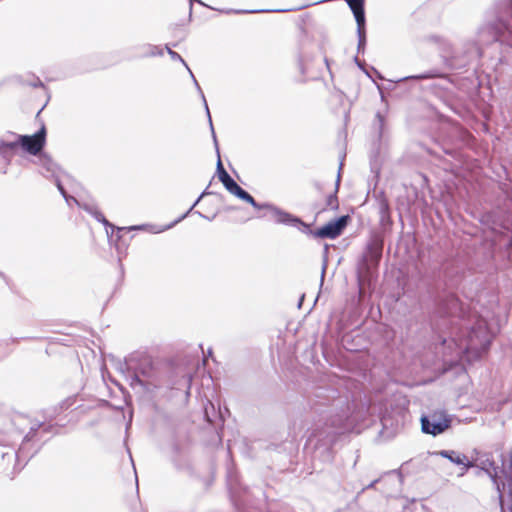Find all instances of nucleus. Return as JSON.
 Segmentation results:
<instances>
[{
  "instance_id": "423d86ee",
  "label": "nucleus",
  "mask_w": 512,
  "mask_h": 512,
  "mask_svg": "<svg viewBox=\"0 0 512 512\" xmlns=\"http://www.w3.org/2000/svg\"><path fill=\"white\" fill-rule=\"evenodd\" d=\"M433 39L440 45V56L444 65L451 70L463 69L483 55L482 48L473 41H466L461 46L454 47L439 36H434Z\"/></svg>"
},
{
  "instance_id": "4d7b16f0",
  "label": "nucleus",
  "mask_w": 512,
  "mask_h": 512,
  "mask_svg": "<svg viewBox=\"0 0 512 512\" xmlns=\"http://www.w3.org/2000/svg\"><path fill=\"white\" fill-rule=\"evenodd\" d=\"M446 341H447V340H446V338H443V340H442V344H445V343H446Z\"/></svg>"
},
{
  "instance_id": "2f4dec72",
  "label": "nucleus",
  "mask_w": 512,
  "mask_h": 512,
  "mask_svg": "<svg viewBox=\"0 0 512 512\" xmlns=\"http://www.w3.org/2000/svg\"><path fill=\"white\" fill-rule=\"evenodd\" d=\"M165 49L167 50V53L170 55L171 59L174 60V61H179L182 63V65L187 69L189 70V66L187 65V63L185 62V60L181 57L180 54H178L177 52L173 51L171 49V47L166 44L165 45Z\"/></svg>"
},
{
  "instance_id": "4c0bfd02",
  "label": "nucleus",
  "mask_w": 512,
  "mask_h": 512,
  "mask_svg": "<svg viewBox=\"0 0 512 512\" xmlns=\"http://www.w3.org/2000/svg\"><path fill=\"white\" fill-rule=\"evenodd\" d=\"M354 62H355V64H356V65H357V66H358V67H359V68H360V69H361V70H362V71H363L367 76H369V77H370V75H369V73H368L367 69L365 68V62L360 61L358 57H355V58H354Z\"/></svg>"
},
{
  "instance_id": "6ab92c4d",
  "label": "nucleus",
  "mask_w": 512,
  "mask_h": 512,
  "mask_svg": "<svg viewBox=\"0 0 512 512\" xmlns=\"http://www.w3.org/2000/svg\"><path fill=\"white\" fill-rule=\"evenodd\" d=\"M162 430H164L165 434L175 439L176 442H180L186 438V427L184 423L177 422L173 423L171 421H162Z\"/></svg>"
},
{
  "instance_id": "a878e982",
  "label": "nucleus",
  "mask_w": 512,
  "mask_h": 512,
  "mask_svg": "<svg viewBox=\"0 0 512 512\" xmlns=\"http://www.w3.org/2000/svg\"><path fill=\"white\" fill-rule=\"evenodd\" d=\"M213 142H215V141L213 140ZM214 146L216 148V152H217V155H218L216 173H217L219 181L222 184H224L227 180H229L231 178V176L229 175V173L226 171V169L224 168V166L222 164V161H221V158H220V153H219L218 142L217 141H216V143H214Z\"/></svg>"
},
{
  "instance_id": "a211bd4d",
  "label": "nucleus",
  "mask_w": 512,
  "mask_h": 512,
  "mask_svg": "<svg viewBox=\"0 0 512 512\" xmlns=\"http://www.w3.org/2000/svg\"><path fill=\"white\" fill-rule=\"evenodd\" d=\"M381 482H387L392 485H398L400 486L402 484V474L399 470H392L390 472L384 473L383 476L374 479L371 481L368 485L364 486L361 491H359L356 495V498H359V496L368 489H373L375 486Z\"/></svg>"
},
{
  "instance_id": "dca6fc26",
  "label": "nucleus",
  "mask_w": 512,
  "mask_h": 512,
  "mask_svg": "<svg viewBox=\"0 0 512 512\" xmlns=\"http://www.w3.org/2000/svg\"><path fill=\"white\" fill-rule=\"evenodd\" d=\"M376 199L378 202L379 224L384 232L389 231L393 225L389 202L384 192H380Z\"/></svg>"
},
{
  "instance_id": "5fc2aeb1",
  "label": "nucleus",
  "mask_w": 512,
  "mask_h": 512,
  "mask_svg": "<svg viewBox=\"0 0 512 512\" xmlns=\"http://www.w3.org/2000/svg\"><path fill=\"white\" fill-rule=\"evenodd\" d=\"M445 153H446V154H450V155H452V152H451V151H448V150H445Z\"/></svg>"
},
{
  "instance_id": "2eb2a0df",
  "label": "nucleus",
  "mask_w": 512,
  "mask_h": 512,
  "mask_svg": "<svg viewBox=\"0 0 512 512\" xmlns=\"http://www.w3.org/2000/svg\"><path fill=\"white\" fill-rule=\"evenodd\" d=\"M41 426H43V422L41 420H30L29 431L23 437L21 445L19 446L18 450L12 448L9 451L2 452V459L9 457V459H15L19 461L22 457L26 456V453H28L29 451L28 446L30 445V443H34L40 440L38 436Z\"/></svg>"
},
{
  "instance_id": "1a4fd4ad",
  "label": "nucleus",
  "mask_w": 512,
  "mask_h": 512,
  "mask_svg": "<svg viewBox=\"0 0 512 512\" xmlns=\"http://www.w3.org/2000/svg\"><path fill=\"white\" fill-rule=\"evenodd\" d=\"M384 247V238L380 234H373L366 244L365 253L357 268L358 281L361 284L363 280H370L377 270L382 258Z\"/></svg>"
},
{
  "instance_id": "c03bdc74",
  "label": "nucleus",
  "mask_w": 512,
  "mask_h": 512,
  "mask_svg": "<svg viewBox=\"0 0 512 512\" xmlns=\"http://www.w3.org/2000/svg\"><path fill=\"white\" fill-rule=\"evenodd\" d=\"M198 3L202 6H206L201 0H189V3H190V15L192 14V7H193V3Z\"/></svg>"
},
{
  "instance_id": "79ce46f5",
  "label": "nucleus",
  "mask_w": 512,
  "mask_h": 512,
  "mask_svg": "<svg viewBox=\"0 0 512 512\" xmlns=\"http://www.w3.org/2000/svg\"><path fill=\"white\" fill-rule=\"evenodd\" d=\"M326 269H327V261L325 259L324 262H323V265H322V270H321V279H320V285L321 286L323 285V282H324V278H325V274H326Z\"/></svg>"
},
{
  "instance_id": "a19ab883",
  "label": "nucleus",
  "mask_w": 512,
  "mask_h": 512,
  "mask_svg": "<svg viewBox=\"0 0 512 512\" xmlns=\"http://www.w3.org/2000/svg\"><path fill=\"white\" fill-rule=\"evenodd\" d=\"M99 406L100 407H109V408L121 409V410L123 409L121 406H119V407L113 406L108 400H100Z\"/></svg>"
},
{
  "instance_id": "603ef678",
  "label": "nucleus",
  "mask_w": 512,
  "mask_h": 512,
  "mask_svg": "<svg viewBox=\"0 0 512 512\" xmlns=\"http://www.w3.org/2000/svg\"><path fill=\"white\" fill-rule=\"evenodd\" d=\"M231 477H232V474H231V472H229L228 473L229 485H231Z\"/></svg>"
},
{
  "instance_id": "aec40b11",
  "label": "nucleus",
  "mask_w": 512,
  "mask_h": 512,
  "mask_svg": "<svg viewBox=\"0 0 512 512\" xmlns=\"http://www.w3.org/2000/svg\"><path fill=\"white\" fill-rule=\"evenodd\" d=\"M500 473L505 479L506 483V494L509 493V488L512 489V447L508 451L507 457L502 455V464H501Z\"/></svg>"
},
{
  "instance_id": "f8f14e48",
  "label": "nucleus",
  "mask_w": 512,
  "mask_h": 512,
  "mask_svg": "<svg viewBox=\"0 0 512 512\" xmlns=\"http://www.w3.org/2000/svg\"><path fill=\"white\" fill-rule=\"evenodd\" d=\"M350 220V217L348 215H342L340 217H337L322 227L316 229L315 231L311 230L309 228V225L306 224L304 221H302V224L297 225H290L291 227L296 228H303L302 231L306 234L313 235L315 238L320 239H335L339 235L342 234L346 226L348 225V222Z\"/></svg>"
},
{
  "instance_id": "49530a36",
  "label": "nucleus",
  "mask_w": 512,
  "mask_h": 512,
  "mask_svg": "<svg viewBox=\"0 0 512 512\" xmlns=\"http://www.w3.org/2000/svg\"><path fill=\"white\" fill-rule=\"evenodd\" d=\"M205 417H206V420H207L208 422L212 423V420H211V419H210V417H209V413H208V408H207V407H205Z\"/></svg>"
},
{
  "instance_id": "393cba45",
  "label": "nucleus",
  "mask_w": 512,
  "mask_h": 512,
  "mask_svg": "<svg viewBox=\"0 0 512 512\" xmlns=\"http://www.w3.org/2000/svg\"><path fill=\"white\" fill-rule=\"evenodd\" d=\"M341 169H342V163L340 164V167H339V170H338V175H337V179H336V185H335V191L330 194L327 199H326V206L329 207L330 209L332 210H336L338 209V198H337V192H338V188H339V184H340V180H341Z\"/></svg>"
},
{
  "instance_id": "4468645a",
  "label": "nucleus",
  "mask_w": 512,
  "mask_h": 512,
  "mask_svg": "<svg viewBox=\"0 0 512 512\" xmlns=\"http://www.w3.org/2000/svg\"><path fill=\"white\" fill-rule=\"evenodd\" d=\"M474 466L479 467L492 479L493 483L497 487L499 495L500 494L507 495L506 494V483L504 481H501V478H502V475L500 473L501 467L495 463L491 454L484 453V454L479 455L473 462V467Z\"/></svg>"
},
{
  "instance_id": "7ed1b4c3",
  "label": "nucleus",
  "mask_w": 512,
  "mask_h": 512,
  "mask_svg": "<svg viewBox=\"0 0 512 512\" xmlns=\"http://www.w3.org/2000/svg\"><path fill=\"white\" fill-rule=\"evenodd\" d=\"M118 370L129 380L134 390L143 392L152 400L160 385L159 361L146 352H134L119 362Z\"/></svg>"
},
{
  "instance_id": "9d476101",
  "label": "nucleus",
  "mask_w": 512,
  "mask_h": 512,
  "mask_svg": "<svg viewBox=\"0 0 512 512\" xmlns=\"http://www.w3.org/2000/svg\"><path fill=\"white\" fill-rule=\"evenodd\" d=\"M98 222L102 223L106 228V234L110 243H114L115 248L118 254L122 253V251L129 245V242L132 239V236L127 237V235L132 231L139 230H148L153 234L160 233V227L157 225L151 224H142V225H133L129 227H118L111 222H109L106 217L103 215V218H99Z\"/></svg>"
},
{
  "instance_id": "58836bf2",
  "label": "nucleus",
  "mask_w": 512,
  "mask_h": 512,
  "mask_svg": "<svg viewBox=\"0 0 512 512\" xmlns=\"http://www.w3.org/2000/svg\"><path fill=\"white\" fill-rule=\"evenodd\" d=\"M43 426H41V429L43 433H50L53 430L54 425L53 424H46L44 420H42Z\"/></svg>"
},
{
  "instance_id": "4be33fe9",
  "label": "nucleus",
  "mask_w": 512,
  "mask_h": 512,
  "mask_svg": "<svg viewBox=\"0 0 512 512\" xmlns=\"http://www.w3.org/2000/svg\"><path fill=\"white\" fill-rule=\"evenodd\" d=\"M351 9L356 24H366L365 0H345Z\"/></svg>"
},
{
  "instance_id": "13d9d810",
  "label": "nucleus",
  "mask_w": 512,
  "mask_h": 512,
  "mask_svg": "<svg viewBox=\"0 0 512 512\" xmlns=\"http://www.w3.org/2000/svg\"><path fill=\"white\" fill-rule=\"evenodd\" d=\"M290 10H291V9H288L287 11H290ZM277 11H278V12H281L282 10H281V9H278Z\"/></svg>"
},
{
  "instance_id": "8fccbe9b",
  "label": "nucleus",
  "mask_w": 512,
  "mask_h": 512,
  "mask_svg": "<svg viewBox=\"0 0 512 512\" xmlns=\"http://www.w3.org/2000/svg\"><path fill=\"white\" fill-rule=\"evenodd\" d=\"M137 506H140L139 500H134V510L136 511Z\"/></svg>"
},
{
  "instance_id": "473e14b6",
  "label": "nucleus",
  "mask_w": 512,
  "mask_h": 512,
  "mask_svg": "<svg viewBox=\"0 0 512 512\" xmlns=\"http://www.w3.org/2000/svg\"><path fill=\"white\" fill-rule=\"evenodd\" d=\"M13 441V435L0 431V446L10 447Z\"/></svg>"
},
{
  "instance_id": "c85d7f7f",
  "label": "nucleus",
  "mask_w": 512,
  "mask_h": 512,
  "mask_svg": "<svg viewBox=\"0 0 512 512\" xmlns=\"http://www.w3.org/2000/svg\"><path fill=\"white\" fill-rule=\"evenodd\" d=\"M357 36H358V44L357 51L358 53H364L366 47V24H357Z\"/></svg>"
},
{
  "instance_id": "412c9836",
  "label": "nucleus",
  "mask_w": 512,
  "mask_h": 512,
  "mask_svg": "<svg viewBox=\"0 0 512 512\" xmlns=\"http://www.w3.org/2000/svg\"><path fill=\"white\" fill-rule=\"evenodd\" d=\"M38 156V164L41 166L42 169L45 170V173L42 172V174L45 177H55L56 172L58 170V166L56 163L53 162L51 157L47 155L46 153H43L42 151L37 155Z\"/></svg>"
},
{
  "instance_id": "c9c22d12",
  "label": "nucleus",
  "mask_w": 512,
  "mask_h": 512,
  "mask_svg": "<svg viewBox=\"0 0 512 512\" xmlns=\"http://www.w3.org/2000/svg\"><path fill=\"white\" fill-rule=\"evenodd\" d=\"M376 129L378 131V137L381 138L383 135V129H384V117L378 112L376 114Z\"/></svg>"
},
{
  "instance_id": "9b49d317",
  "label": "nucleus",
  "mask_w": 512,
  "mask_h": 512,
  "mask_svg": "<svg viewBox=\"0 0 512 512\" xmlns=\"http://www.w3.org/2000/svg\"><path fill=\"white\" fill-rule=\"evenodd\" d=\"M493 337L487 322L481 317H476L471 326L467 327L464 349L475 350L478 354L487 353Z\"/></svg>"
},
{
  "instance_id": "6e6d98bb",
  "label": "nucleus",
  "mask_w": 512,
  "mask_h": 512,
  "mask_svg": "<svg viewBox=\"0 0 512 512\" xmlns=\"http://www.w3.org/2000/svg\"><path fill=\"white\" fill-rule=\"evenodd\" d=\"M121 273L123 274V266L120 264Z\"/></svg>"
},
{
  "instance_id": "ddd939ff",
  "label": "nucleus",
  "mask_w": 512,
  "mask_h": 512,
  "mask_svg": "<svg viewBox=\"0 0 512 512\" xmlns=\"http://www.w3.org/2000/svg\"><path fill=\"white\" fill-rule=\"evenodd\" d=\"M452 420L453 417L445 410H436L423 414L420 418L421 430L424 434L438 436L451 427Z\"/></svg>"
},
{
  "instance_id": "3c124183",
  "label": "nucleus",
  "mask_w": 512,
  "mask_h": 512,
  "mask_svg": "<svg viewBox=\"0 0 512 512\" xmlns=\"http://www.w3.org/2000/svg\"><path fill=\"white\" fill-rule=\"evenodd\" d=\"M324 61H325V64H326L327 68L329 69L330 68V62H329L328 58H325Z\"/></svg>"
},
{
  "instance_id": "b1692460",
  "label": "nucleus",
  "mask_w": 512,
  "mask_h": 512,
  "mask_svg": "<svg viewBox=\"0 0 512 512\" xmlns=\"http://www.w3.org/2000/svg\"><path fill=\"white\" fill-rule=\"evenodd\" d=\"M213 194V192L211 191H208V188H206L200 195L199 197L196 199V201L193 203V205L189 208V210L182 214L180 217H178L176 220L172 221L171 223L169 224H166V225H162V232H164L165 230H168V229H171L174 225H176L177 223H179L180 221H182L184 218L187 217V215L194 209V207L200 202V200L204 197V196H207V195H211Z\"/></svg>"
},
{
  "instance_id": "cd10ccee",
  "label": "nucleus",
  "mask_w": 512,
  "mask_h": 512,
  "mask_svg": "<svg viewBox=\"0 0 512 512\" xmlns=\"http://www.w3.org/2000/svg\"><path fill=\"white\" fill-rule=\"evenodd\" d=\"M441 77V74L436 72L435 70L427 71L421 74L410 75L396 80L395 82H404L408 80H426V79H434Z\"/></svg>"
},
{
  "instance_id": "7c9ffc66",
  "label": "nucleus",
  "mask_w": 512,
  "mask_h": 512,
  "mask_svg": "<svg viewBox=\"0 0 512 512\" xmlns=\"http://www.w3.org/2000/svg\"><path fill=\"white\" fill-rule=\"evenodd\" d=\"M71 199L78 205L79 208L86 211L90 215L97 209V206L91 202L78 201L74 197H71Z\"/></svg>"
},
{
  "instance_id": "a18cd8bd",
  "label": "nucleus",
  "mask_w": 512,
  "mask_h": 512,
  "mask_svg": "<svg viewBox=\"0 0 512 512\" xmlns=\"http://www.w3.org/2000/svg\"><path fill=\"white\" fill-rule=\"evenodd\" d=\"M263 10H250V11H245V10H236L234 11L235 13H257V12H262Z\"/></svg>"
},
{
  "instance_id": "f03ea898",
  "label": "nucleus",
  "mask_w": 512,
  "mask_h": 512,
  "mask_svg": "<svg viewBox=\"0 0 512 512\" xmlns=\"http://www.w3.org/2000/svg\"><path fill=\"white\" fill-rule=\"evenodd\" d=\"M460 283L459 275L450 276L445 272L443 280L430 285L428 294L433 300L431 314L432 327L443 330L454 324L455 320L464 319L466 312L457 295L453 292Z\"/></svg>"
},
{
  "instance_id": "e433bc0d",
  "label": "nucleus",
  "mask_w": 512,
  "mask_h": 512,
  "mask_svg": "<svg viewBox=\"0 0 512 512\" xmlns=\"http://www.w3.org/2000/svg\"><path fill=\"white\" fill-rule=\"evenodd\" d=\"M145 48L148 50L147 52H144L142 55L146 56V55H151V56H155V55H158L160 54V49L158 46H151V45H147L145 46Z\"/></svg>"
},
{
  "instance_id": "6e6552de",
  "label": "nucleus",
  "mask_w": 512,
  "mask_h": 512,
  "mask_svg": "<svg viewBox=\"0 0 512 512\" xmlns=\"http://www.w3.org/2000/svg\"><path fill=\"white\" fill-rule=\"evenodd\" d=\"M223 186L225 189L237 197L238 199L250 204L253 208L257 210H266L271 217L275 220L277 224L283 225H297L302 224V219L279 208L278 206L272 203H258L254 197L249 194L245 189H243L238 183L231 177L227 180Z\"/></svg>"
},
{
  "instance_id": "c756f323",
  "label": "nucleus",
  "mask_w": 512,
  "mask_h": 512,
  "mask_svg": "<svg viewBox=\"0 0 512 512\" xmlns=\"http://www.w3.org/2000/svg\"><path fill=\"white\" fill-rule=\"evenodd\" d=\"M501 512H512V489L509 488L507 495L500 494Z\"/></svg>"
},
{
  "instance_id": "0eeeda50",
  "label": "nucleus",
  "mask_w": 512,
  "mask_h": 512,
  "mask_svg": "<svg viewBox=\"0 0 512 512\" xmlns=\"http://www.w3.org/2000/svg\"><path fill=\"white\" fill-rule=\"evenodd\" d=\"M13 135L16 137L14 141L0 140V156L3 159L4 167L10 163L17 149L20 148L31 155L37 156L46 145L47 132L44 124L32 135L15 133Z\"/></svg>"
},
{
  "instance_id": "72a5a7b5",
  "label": "nucleus",
  "mask_w": 512,
  "mask_h": 512,
  "mask_svg": "<svg viewBox=\"0 0 512 512\" xmlns=\"http://www.w3.org/2000/svg\"><path fill=\"white\" fill-rule=\"evenodd\" d=\"M54 178V183L58 189V191L60 192V194L63 196V198L66 200V202H69V199H71V197L68 196L66 190L64 189V186L62 185L60 179L58 178V176L56 175Z\"/></svg>"
},
{
  "instance_id": "f3484780",
  "label": "nucleus",
  "mask_w": 512,
  "mask_h": 512,
  "mask_svg": "<svg viewBox=\"0 0 512 512\" xmlns=\"http://www.w3.org/2000/svg\"><path fill=\"white\" fill-rule=\"evenodd\" d=\"M435 456H441L448 459L451 463L462 466L464 471H467L470 467H473V462L469 461L468 457L455 450H439L433 452Z\"/></svg>"
},
{
  "instance_id": "f704fd0d",
  "label": "nucleus",
  "mask_w": 512,
  "mask_h": 512,
  "mask_svg": "<svg viewBox=\"0 0 512 512\" xmlns=\"http://www.w3.org/2000/svg\"><path fill=\"white\" fill-rule=\"evenodd\" d=\"M41 446H39L32 454L28 455V453H26V456L22 457L19 461L15 460V459H9V457H6L5 459H3L4 461L7 460L8 462H11V461H14L15 462V466H13V469H16V464H18L20 461L24 460L25 461V464L35 455L38 453V451L40 450Z\"/></svg>"
},
{
  "instance_id": "bb28decb",
  "label": "nucleus",
  "mask_w": 512,
  "mask_h": 512,
  "mask_svg": "<svg viewBox=\"0 0 512 512\" xmlns=\"http://www.w3.org/2000/svg\"><path fill=\"white\" fill-rule=\"evenodd\" d=\"M213 142H215V141L213 140ZM214 146L216 148V152H217V155H218L216 173H217L219 181L222 184H224L227 180H229L231 178V176L229 175V173L226 171V169L224 168V166L222 164V161H221V158H220V153H219L218 142L217 141H216V143H214Z\"/></svg>"
},
{
  "instance_id": "de8ad7c7",
  "label": "nucleus",
  "mask_w": 512,
  "mask_h": 512,
  "mask_svg": "<svg viewBox=\"0 0 512 512\" xmlns=\"http://www.w3.org/2000/svg\"><path fill=\"white\" fill-rule=\"evenodd\" d=\"M372 70L375 72V74L377 75V78L379 79H383L382 75L375 69L372 67Z\"/></svg>"
},
{
  "instance_id": "39448f33",
  "label": "nucleus",
  "mask_w": 512,
  "mask_h": 512,
  "mask_svg": "<svg viewBox=\"0 0 512 512\" xmlns=\"http://www.w3.org/2000/svg\"><path fill=\"white\" fill-rule=\"evenodd\" d=\"M479 47L490 45L495 42L512 45V0L504 3L503 9L493 21L480 25L476 32V39L473 40Z\"/></svg>"
},
{
  "instance_id": "ea45409f",
  "label": "nucleus",
  "mask_w": 512,
  "mask_h": 512,
  "mask_svg": "<svg viewBox=\"0 0 512 512\" xmlns=\"http://www.w3.org/2000/svg\"><path fill=\"white\" fill-rule=\"evenodd\" d=\"M28 85H30L34 88L44 87L43 82L38 77L34 78V80L32 82L28 83Z\"/></svg>"
},
{
  "instance_id": "20e7f679",
  "label": "nucleus",
  "mask_w": 512,
  "mask_h": 512,
  "mask_svg": "<svg viewBox=\"0 0 512 512\" xmlns=\"http://www.w3.org/2000/svg\"><path fill=\"white\" fill-rule=\"evenodd\" d=\"M192 357L177 355L165 361L166 388L165 397L176 407H183L190 398L192 383Z\"/></svg>"
},
{
  "instance_id": "37998d69",
  "label": "nucleus",
  "mask_w": 512,
  "mask_h": 512,
  "mask_svg": "<svg viewBox=\"0 0 512 512\" xmlns=\"http://www.w3.org/2000/svg\"><path fill=\"white\" fill-rule=\"evenodd\" d=\"M91 216L94 217L96 220H98L99 218H103V214L98 208L91 214Z\"/></svg>"
},
{
  "instance_id": "09e8293b",
  "label": "nucleus",
  "mask_w": 512,
  "mask_h": 512,
  "mask_svg": "<svg viewBox=\"0 0 512 512\" xmlns=\"http://www.w3.org/2000/svg\"><path fill=\"white\" fill-rule=\"evenodd\" d=\"M195 214L199 215V216H200V217H202V218H205V219L210 220L207 216L203 215V214H202L201 212H199V211H196V212H195Z\"/></svg>"
},
{
  "instance_id": "5701e85b",
  "label": "nucleus",
  "mask_w": 512,
  "mask_h": 512,
  "mask_svg": "<svg viewBox=\"0 0 512 512\" xmlns=\"http://www.w3.org/2000/svg\"><path fill=\"white\" fill-rule=\"evenodd\" d=\"M187 71L189 72V75H190L191 79L193 80V83H194V85H195L199 95L201 96V98L203 100L204 107H205L206 114H207L208 121H209L210 130H211V133H212V137H213L214 141L216 142V134H215V130H214V127H213L212 118H211L210 110H209V107H208L205 95H204V93H203V91H202V89H201L197 79L195 78L193 72L191 71V69L189 68V70H187Z\"/></svg>"
},
{
  "instance_id": "f257e3e1",
  "label": "nucleus",
  "mask_w": 512,
  "mask_h": 512,
  "mask_svg": "<svg viewBox=\"0 0 512 512\" xmlns=\"http://www.w3.org/2000/svg\"><path fill=\"white\" fill-rule=\"evenodd\" d=\"M311 410L318 416L306 441L313 460L329 463L333 459V446L338 438L351 431L347 399L331 387H317L310 400Z\"/></svg>"
},
{
  "instance_id": "864d4df0",
  "label": "nucleus",
  "mask_w": 512,
  "mask_h": 512,
  "mask_svg": "<svg viewBox=\"0 0 512 512\" xmlns=\"http://www.w3.org/2000/svg\"><path fill=\"white\" fill-rule=\"evenodd\" d=\"M208 403L211 406L212 410H214V405L210 401H208Z\"/></svg>"
},
{
  "instance_id": "bf43d9fd",
  "label": "nucleus",
  "mask_w": 512,
  "mask_h": 512,
  "mask_svg": "<svg viewBox=\"0 0 512 512\" xmlns=\"http://www.w3.org/2000/svg\"><path fill=\"white\" fill-rule=\"evenodd\" d=\"M403 512H411V511H409V510H404Z\"/></svg>"
}]
</instances>
